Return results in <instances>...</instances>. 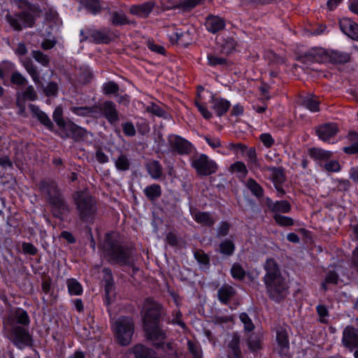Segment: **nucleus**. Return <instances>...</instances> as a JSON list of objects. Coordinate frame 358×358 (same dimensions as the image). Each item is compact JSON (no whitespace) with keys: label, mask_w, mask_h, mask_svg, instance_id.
<instances>
[{"label":"nucleus","mask_w":358,"mask_h":358,"mask_svg":"<svg viewBox=\"0 0 358 358\" xmlns=\"http://www.w3.org/2000/svg\"><path fill=\"white\" fill-rule=\"evenodd\" d=\"M30 319L27 312L17 308L3 321L6 338L20 350L33 345V337L29 330Z\"/></svg>","instance_id":"nucleus-1"},{"label":"nucleus","mask_w":358,"mask_h":358,"mask_svg":"<svg viewBox=\"0 0 358 358\" xmlns=\"http://www.w3.org/2000/svg\"><path fill=\"white\" fill-rule=\"evenodd\" d=\"M264 268L266 273L263 280L266 292L271 299L280 302L288 294L287 283L282 277L278 264L274 259H267L264 265Z\"/></svg>","instance_id":"nucleus-2"},{"label":"nucleus","mask_w":358,"mask_h":358,"mask_svg":"<svg viewBox=\"0 0 358 358\" xmlns=\"http://www.w3.org/2000/svg\"><path fill=\"white\" fill-rule=\"evenodd\" d=\"M105 258L110 264L131 266L134 264L133 250L122 245L115 233H108L101 244Z\"/></svg>","instance_id":"nucleus-3"},{"label":"nucleus","mask_w":358,"mask_h":358,"mask_svg":"<svg viewBox=\"0 0 358 358\" xmlns=\"http://www.w3.org/2000/svg\"><path fill=\"white\" fill-rule=\"evenodd\" d=\"M38 187L45 201L51 206L54 217L62 220L64 215L70 213V208L54 180L44 178L38 184Z\"/></svg>","instance_id":"nucleus-4"},{"label":"nucleus","mask_w":358,"mask_h":358,"mask_svg":"<svg viewBox=\"0 0 358 358\" xmlns=\"http://www.w3.org/2000/svg\"><path fill=\"white\" fill-rule=\"evenodd\" d=\"M78 215L84 222H92L97 213V202L87 191H78L73 194Z\"/></svg>","instance_id":"nucleus-5"},{"label":"nucleus","mask_w":358,"mask_h":358,"mask_svg":"<svg viewBox=\"0 0 358 358\" xmlns=\"http://www.w3.org/2000/svg\"><path fill=\"white\" fill-rule=\"evenodd\" d=\"M112 329L118 344L127 346L131 343L134 332V322L131 317H118L112 325Z\"/></svg>","instance_id":"nucleus-6"},{"label":"nucleus","mask_w":358,"mask_h":358,"mask_svg":"<svg viewBox=\"0 0 358 358\" xmlns=\"http://www.w3.org/2000/svg\"><path fill=\"white\" fill-rule=\"evenodd\" d=\"M191 166L200 176H210L218 169L216 162L205 154L196 153L190 158Z\"/></svg>","instance_id":"nucleus-7"},{"label":"nucleus","mask_w":358,"mask_h":358,"mask_svg":"<svg viewBox=\"0 0 358 358\" xmlns=\"http://www.w3.org/2000/svg\"><path fill=\"white\" fill-rule=\"evenodd\" d=\"M96 118L103 117L111 125L116 124L120 121V113L116 104L112 101H105L102 103L96 104Z\"/></svg>","instance_id":"nucleus-8"},{"label":"nucleus","mask_w":358,"mask_h":358,"mask_svg":"<svg viewBox=\"0 0 358 358\" xmlns=\"http://www.w3.org/2000/svg\"><path fill=\"white\" fill-rule=\"evenodd\" d=\"M167 141L170 151L179 155H190L194 150L192 143L180 136L169 135Z\"/></svg>","instance_id":"nucleus-9"},{"label":"nucleus","mask_w":358,"mask_h":358,"mask_svg":"<svg viewBox=\"0 0 358 358\" xmlns=\"http://www.w3.org/2000/svg\"><path fill=\"white\" fill-rule=\"evenodd\" d=\"M6 20L15 31H21L23 27H31L34 24V16L26 11L7 15Z\"/></svg>","instance_id":"nucleus-10"},{"label":"nucleus","mask_w":358,"mask_h":358,"mask_svg":"<svg viewBox=\"0 0 358 358\" xmlns=\"http://www.w3.org/2000/svg\"><path fill=\"white\" fill-rule=\"evenodd\" d=\"M143 307L145 310L144 324L146 322L157 323L161 315L164 313L163 306L153 299L148 298L145 300Z\"/></svg>","instance_id":"nucleus-11"},{"label":"nucleus","mask_w":358,"mask_h":358,"mask_svg":"<svg viewBox=\"0 0 358 358\" xmlns=\"http://www.w3.org/2000/svg\"><path fill=\"white\" fill-rule=\"evenodd\" d=\"M301 63L309 65L313 63L327 62L326 50L322 48H313L298 57Z\"/></svg>","instance_id":"nucleus-12"},{"label":"nucleus","mask_w":358,"mask_h":358,"mask_svg":"<svg viewBox=\"0 0 358 358\" xmlns=\"http://www.w3.org/2000/svg\"><path fill=\"white\" fill-rule=\"evenodd\" d=\"M227 358H243L241 348V336L233 333L226 346Z\"/></svg>","instance_id":"nucleus-13"},{"label":"nucleus","mask_w":358,"mask_h":358,"mask_svg":"<svg viewBox=\"0 0 358 358\" xmlns=\"http://www.w3.org/2000/svg\"><path fill=\"white\" fill-rule=\"evenodd\" d=\"M144 331L146 338L153 342L162 341L166 338V332L157 325V323L146 322L144 324Z\"/></svg>","instance_id":"nucleus-14"},{"label":"nucleus","mask_w":358,"mask_h":358,"mask_svg":"<svg viewBox=\"0 0 358 358\" xmlns=\"http://www.w3.org/2000/svg\"><path fill=\"white\" fill-rule=\"evenodd\" d=\"M342 343L350 350L358 348V329L347 326L343 331Z\"/></svg>","instance_id":"nucleus-15"},{"label":"nucleus","mask_w":358,"mask_h":358,"mask_svg":"<svg viewBox=\"0 0 358 358\" xmlns=\"http://www.w3.org/2000/svg\"><path fill=\"white\" fill-rule=\"evenodd\" d=\"M90 39L96 44H108L112 40L111 31L108 28L101 29H88Z\"/></svg>","instance_id":"nucleus-16"},{"label":"nucleus","mask_w":358,"mask_h":358,"mask_svg":"<svg viewBox=\"0 0 358 358\" xmlns=\"http://www.w3.org/2000/svg\"><path fill=\"white\" fill-rule=\"evenodd\" d=\"M289 327L279 326L276 328V340L280 348L279 353L281 355H286L289 348V341L288 336Z\"/></svg>","instance_id":"nucleus-17"},{"label":"nucleus","mask_w":358,"mask_h":358,"mask_svg":"<svg viewBox=\"0 0 358 358\" xmlns=\"http://www.w3.org/2000/svg\"><path fill=\"white\" fill-rule=\"evenodd\" d=\"M128 353L133 355L134 358H162L158 357L153 349L141 343L136 344L129 348Z\"/></svg>","instance_id":"nucleus-18"},{"label":"nucleus","mask_w":358,"mask_h":358,"mask_svg":"<svg viewBox=\"0 0 358 358\" xmlns=\"http://www.w3.org/2000/svg\"><path fill=\"white\" fill-rule=\"evenodd\" d=\"M264 202L268 210L273 213L274 215L287 213H289L292 209L290 203L286 200L273 202L270 198L266 197L264 199Z\"/></svg>","instance_id":"nucleus-19"},{"label":"nucleus","mask_w":358,"mask_h":358,"mask_svg":"<svg viewBox=\"0 0 358 358\" xmlns=\"http://www.w3.org/2000/svg\"><path fill=\"white\" fill-rule=\"evenodd\" d=\"M155 2L150 1L141 4L132 5L129 8V13L139 17L145 18L148 17L155 6Z\"/></svg>","instance_id":"nucleus-20"},{"label":"nucleus","mask_w":358,"mask_h":358,"mask_svg":"<svg viewBox=\"0 0 358 358\" xmlns=\"http://www.w3.org/2000/svg\"><path fill=\"white\" fill-rule=\"evenodd\" d=\"M341 31L348 36L358 41V24L349 18H343L339 22Z\"/></svg>","instance_id":"nucleus-21"},{"label":"nucleus","mask_w":358,"mask_h":358,"mask_svg":"<svg viewBox=\"0 0 358 358\" xmlns=\"http://www.w3.org/2000/svg\"><path fill=\"white\" fill-rule=\"evenodd\" d=\"M338 131L337 125L334 123H327L319 126L316 129L317 135L323 141H327L334 136Z\"/></svg>","instance_id":"nucleus-22"},{"label":"nucleus","mask_w":358,"mask_h":358,"mask_svg":"<svg viewBox=\"0 0 358 358\" xmlns=\"http://www.w3.org/2000/svg\"><path fill=\"white\" fill-rule=\"evenodd\" d=\"M206 29L212 34L222 31L225 27V20L215 15H209L205 22Z\"/></svg>","instance_id":"nucleus-23"},{"label":"nucleus","mask_w":358,"mask_h":358,"mask_svg":"<svg viewBox=\"0 0 358 358\" xmlns=\"http://www.w3.org/2000/svg\"><path fill=\"white\" fill-rule=\"evenodd\" d=\"M236 294V289L232 286L227 284L222 285L217 289V294L219 301L224 305H227Z\"/></svg>","instance_id":"nucleus-24"},{"label":"nucleus","mask_w":358,"mask_h":358,"mask_svg":"<svg viewBox=\"0 0 358 358\" xmlns=\"http://www.w3.org/2000/svg\"><path fill=\"white\" fill-rule=\"evenodd\" d=\"M327 62L332 64H345L350 60V55L339 50L326 51Z\"/></svg>","instance_id":"nucleus-25"},{"label":"nucleus","mask_w":358,"mask_h":358,"mask_svg":"<svg viewBox=\"0 0 358 358\" xmlns=\"http://www.w3.org/2000/svg\"><path fill=\"white\" fill-rule=\"evenodd\" d=\"M29 108L33 115L36 117L42 124L49 130H53L54 124L52 122L43 111L41 110L38 106L34 104H29Z\"/></svg>","instance_id":"nucleus-26"},{"label":"nucleus","mask_w":358,"mask_h":358,"mask_svg":"<svg viewBox=\"0 0 358 358\" xmlns=\"http://www.w3.org/2000/svg\"><path fill=\"white\" fill-rule=\"evenodd\" d=\"M210 103L212 108L219 117L225 114L231 105L229 101L222 98H216L214 96L211 97Z\"/></svg>","instance_id":"nucleus-27"},{"label":"nucleus","mask_w":358,"mask_h":358,"mask_svg":"<svg viewBox=\"0 0 358 358\" xmlns=\"http://www.w3.org/2000/svg\"><path fill=\"white\" fill-rule=\"evenodd\" d=\"M23 67L26 69L27 72L32 78L33 81L36 85L42 84L40 78V73L37 66L34 64L30 58H25L22 61Z\"/></svg>","instance_id":"nucleus-28"},{"label":"nucleus","mask_w":358,"mask_h":358,"mask_svg":"<svg viewBox=\"0 0 358 358\" xmlns=\"http://www.w3.org/2000/svg\"><path fill=\"white\" fill-rule=\"evenodd\" d=\"M245 186L250 192L252 195L257 199L263 198L264 190L263 187L253 178H250L245 182Z\"/></svg>","instance_id":"nucleus-29"},{"label":"nucleus","mask_w":358,"mask_h":358,"mask_svg":"<svg viewBox=\"0 0 358 358\" xmlns=\"http://www.w3.org/2000/svg\"><path fill=\"white\" fill-rule=\"evenodd\" d=\"M70 110L75 115L80 117H92L96 118V104L92 106H73Z\"/></svg>","instance_id":"nucleus-30"},{"label":"nucleus","mask_w":358,"mask_h":358,"mask_svg":"<svg viewBox=\"0 0 358 358\" xmlns=\"http://www.w3.org/2000/svg\"><path fill=\"white\" fill-rule=\"evenodd\" d=\"M205 0H179L173 8H178L182 12H189L199 5L204 3Z\"/></svg>","instance_id":"nucleus-31"},{"label":"nucleus","mask_w":358,"mask_h":358,"mask_svg":"<svg viewBox=\"0 0 358 358\" xmlns=\"http://www.w3.org/2000/svg\"><path fill=\"white\" fill-rule=\"evenodd\" d=\"M194 220L202 225L212 227L215 220L208 212H197L194 215Z\"/></svg>","instance_id":"nucleus-32"},{"label":"nucleus","mask_w":358,"mask_h":358,"mask_svg":"<svg viewBox=\"0 0 358 358\" xmlns=\"http://www.w3.org/2000/svg\"><path fill=\"white\" fill-rule=\"evenodd\" d=\"M143 192L149 201H153L161 196L162 188L158 184H152L147 186Z\"/></svg>","instance_id":"nucleus-33"},{"label":"nucleus","mask_w":358,"mask_h":358,"mask_svg":"<svg viewBox=\"0 0 358 358\" xmlns=\"http://www.w3.org/2000/svg\"><path fill=\"white\" fill-rule=\"evenodd\" d=\"M111 24L114 26H122L131 24L122 11H114L110 13Z\"/></svg>","instance_id":"nucleus-34"},{"label":"nucleus","mask_w":358,"mask_h":358,"mask_svg":"<svg viewBox=\"0 0 358 358\" xmlns=\"http://www.w3.org/2000/svg\"><path fill=\"white\" fill-rule=\"evenodd\" d=\"M147 171L152 178L159 179L163 174V169L160 163L157 160H153L148 163Z\"/></svg>","instance_id":"nucleus-35"},{"label":"nucleus","mask_w":358,"mask_h":358,"mask_svg":"<svg viewBox=\"0 0 358 358\" xmlns=\"http://www.w3.org/2000/svg\"><path fill=\"white\" fill-rule=\"evenodd\" d=\"M310 157L316 160H327L332 156V152L321 148H313L308 150Z\"/></svg>","instance_id":"nucleus-36"},{"label":"nucleus","mask_w":358,"mask_h":358,"mask_svg":"<svg viewBox=\"0 0 358 358\" xmlns=\"http://www.w3.org/2000/svg\"><path fill=\"white\" fill-rule=\"evenodd\" d=\"M76 124L71 121L64 122L59 126L58 134L62 138H69L71 137Z\"/></svg>","instance_id":"nucleus-37"},{"label":"nucleus","mask_w":358,"mask_h":358,"mask_svg":"<svg viewBox=\"0 0 358 358\" xmlns=\"http://www.w3.org/2000/svg\"><path fill=\"white\" fill-rule=\"evenodd\" d=\"M80 2L93 15H96L101 10V6L99 0H80Z\"/></svg>","instance_id":"nucleus-38"},{"label":"nucleus","mask_w":358,"mask_h":358,"mask_svg":"<svg viewBox=\"0 0 358 358\" xmlns=\"http://www.w3.org/2000/svg\"><path fill=\"white\" fill-rule=\"evenodd\" d=\"M348 136L352 143L349 146L345 147L343 151L350 155L358 153V134L350 132Z\"/></svg>","instance_id":"nucleus-39"},{"label":"nucleus","mask_w":358,"mask_h":358,"mask_svg":"<svg viewBox=\"0 0 358 358\" xmlns=\"http://www.w3.org/2000/svg\"><path fill=\"white\" fill-rule=\"evenodd\" d=\"M145 110L159 117L166 119L168 117L167 112L164 110L161 106L154 102H151L150 105L146 107Z\"/></svg>","instance_id":"nucleus-40"},{"label":"nucleus","mask_w":358,"mask_h":358,"mask_svg":"<svg viewBox=\"0 0 358 358\" xmlns=\"http://www.w3.org/2000/svg\"><path fill=\"white\" fill-rule=\"evenodd\" d=\"M66 285L71 295H80L83 293L82 285L77 280L74 278L68 279Z\"/></svg>","instance_id":"nucleus-41"},{"label":"nucleus","mask_w":358,"mask_h":358,"mask_svg":"<svg viewBox=\"0 0 358 358\" xmlns=\"http://www.w3.org/2000/svg\"><path fill=\"white\" fill-rule=\"evenodd\" d=\"M115 165L117 170L126 171L130 168V161L126 155L121 153L115 159Z\"/></svg>","instance_id":"nucleus-42"},{"label":"nucleus","mask_w":358,"mask_h":358,"mask_svg":"<svg viewBox=\"0 0 358 358\" xmlns=\"http://www.w3.org/2000/svg\"><path fill=\"white\" fill-rule=\"evenodd\" d=\"M235 250V244L232 241L226 239L220 244V252L222 255L231 256Z\"/></svg>","instance_id":"nucleus-43"},{"label":"nucleus","mask_w":358,"mask_h":358,"mask_svg":"<svg viewBox=\"0 0 358 358\" xmlns=\"http://www.w3.org/2000/svg\"><path fill=\"white\" fill-rule=\"evenodd\" d=\"M320 102L313 99V97L306 96L301 100V105L310 110L311 112H317L320 110Z\"/></svg>","instance_id":"nucleus-44"},{"label":"nucleus","mask_w":358,"mask_h":358,"mask_svg":"<svg viewBox=\"0 0 358 358\" xmlns=\"http://www.w3.org/2000/svg\"><path fill=\"white\" fill-rule=\"evenodd\" d=\"M102 90L104 94L117 96V93L120 90V87L117 83L114 81H108L103 84Z\"/></svg>","instance_id":"nucleus-45"},{"label":"nucleus","mask_w":358,"mask_h":358,"mask_svg":"<svg viewBox=\"0 0 358 358\" xmlns=\"http://www.w3.org/2000/svg\"><path fill=\"white\" fill-rule=\"evenodd\" d=\"M338 274L334 271H329L326 275L324 282L322 283V288L326 291L327 289V284L336 285L338 281Z\"/></svg>","instance_id":"nucleus-46"},{"label":"nucleus","mask_w":358,"mask_h":358,"mask_svg":"<svg viewBox=\"0 0 358 358\" xmlns=\"http://www.w3.org/2000/svg\"><path fill=\"white\" fill-rule=\"evenodd\" d=\"M90 132L78 125L76 124L71 138L75 141H80L84 140Z\"/></svg>","instance_id":"nucleus-47"},{"label":"nucleus","mask_w":358,"mask_h":358,"mask_svg":"<svg viewBox=\"0 0 358 358\" xmlns=\"http://www.w3.org/2000/svg\"><path fill=\"white\" fill-rule=\"evenodd\" d=\"M248 158V164L251 168H259V164L257 160L256 150L254 147L248 148L245 152Z\"/></svg>","instance_id":"nucleus-48"},{"label":"nucleus","mask_w":358,"mask_h":358,"mask_svg":"<svg viewBox=\"0 0 358 358\" xmlns=\"http://www.w3.org/2000/svg\"><path fill=\"white\" fill-rule=\"evenodd\" d=\"M231 274L234 279L242 280L245 277V271L239 264H234L231 268Z\"/></svg>","instance_id":"nucleus-49"},{"label":"nucleus","mask_w":358,"mask_h":358,"mask_svg":"<svg viewBox=\"0 0 358 358\" xmlns=\"http://www.w3.org/2000/svg\"><path fill=\"white\" fill-rule=\"evenodd\" d=\"M33 58L44 66H47L50 63V58L47 55L39 50H33L31 52Z\"/></svg>","instance_id":"nucleus-50"},{"label":"nucleus","mask_w":358,"mask_h":358,"mask_svg":"<svg viewBox=\"0 0 358 358\" xmlns=\"http://www.w3.org/2000/svg\"><path fill=\"white\" fill-rule=\"evenodd\" d=\"M275 222L281 227H289L294 225V220L292 217L276 214L273 215Z\"/></svg>","instance_id":"nucleus-51"},{"label":"nucleus","mask_w":358,"mask_h":358,"mask_svg":"<svg viewBox=\"0 0 358 358\" xmlns=\"http://www.w3.org/2000/svg\"><path fill=\"white\" fill-rule=\"evenodd\" d=\"M10 82L12 84L22 86L27 83V78L19 71H13L10 76Z\"/></svg>","instance_id":"nucleus-52"},{"label":"nucleus","mask_w":358,"mask_h":358,"mask_svg":"<svg viewBox=\"0 0 358 358\" xmlns=\"http://www.w3.org/2000/svg\"><path fill=\"white\" fill-rule=\"evenodd\" d=\"M20 95L24 99L31 101H34L36 100L38 98L37 93L32 85H29L28 87H27L25 90Z\"/></svg>","instance_id":"nucleus-53"},{"label":"nucleus","mask_w":358,"mask_h":358,"mask_svg":"<svg viewBox=\"0 0 358 358\" xmlns=\"http://www.w3.org/2000/svg\"><path fill=\"white\" fill-rule=\"evenodd\" d=\"M231 224L227 222H222L217 228L216 237L218 238L227 236L229 233Z\"/></svg>","instance_id":"nucleus-54"},{"label":"nucleus","mask_w":358,"mask_h":358,"mask_svg":"<svg viewBox=\"0 0 358 358\" xmlns=\"http://www.w3.org/2000/svg\"><path fill=\"white\" fill-rule=\"evenodd\" d=\"M58 85L55 82H50L44 87L43 92L47 96H56L58 93Z\"/></svg>","instance_id":"nucleus-55"},{"label":"nucleus","mask_w":358,"mask_h":358,"mask_svg":"<svg viewBox=\"0 0 358 358\" xmlns=\"http://www.w3.org/2000/svg\"><path fill=\"white\" fill-rule=\"evenodd\" d=\"M227 148L229 150L232 151L235 155L241 154L243 155L246 152L248 147L246 145L243 143H230Z\"/></svg>","instance_id":"nucleus-56"},{"label":"nucleus","mask_w":358,"mask_h":358,"mask_svg":"<svg viewBox=\"0 0 358 358\" xmlns=\"http://www.w3.org/2000/svg\"><path fill=\"white\" fill-rule=\"evenodd\" d=\"M248 346L252 352H257L261 349V341L257 336H250L248 339Z\"/></svg>","instance_id":"nucleus-57"},{"label":"nucleus","mask_w":358,"mask_h":358,"mask_svg":"<svg viewBox=\"0 0 358 358\" xmlns=\"http://www.w3.org/2000/svg\"><path fill=\"white\" fill-rule=\"evenodd\" d=\"M266 57L270 64L279 65L285 62V59L283 57L278 55L271 50L267 52Z\"/></svg>","instance_id":"nucleus-58"},{"label":"nucleus","mask_w":358,"mask_h":358,"mask_svg":"<svg viewBox=\"0 0 358 358\" xmlns=\"http://www.w3.org/2000/svg\"><path fill=\"white\" fill-rule=\"evenodd\" d=\"M17 6L20 9H28L31 12L39 11V8L35 5L31 4L27 0H16Z\"/></svg>","instance_id":"nucleus-59"},{"label":"nucleus","mask_w":358,"mask_h":358,"mask_svg":"<svg viewBox=\"0 0 358 358\" xmlns=\"http://www.w3.org/2000/svg\"><path fill=\"white\" fill-rule=\"evenodd\" d=\"M239 318L241 321L244 324V329L248 331H252L255 329V325L253 324L251 319L249 317L248 315L245 313H242L240 314Z\"/></svg>","instance_id":"nucleus-60"},{"label":"nucleus","mask_w":358,"mask_h":358,"mask_svg":"<svg viewBox=\"0 0 358 358\" xmlns=\"http://www.w3.org/2000/svg\"><path fill=\"white\" fill-rule=\"evenodd\" d=\"M194 256L200 264L203 266L209 265L210 259L203 250H200L195 251Z\"/></svg>","instance_id":"nucleus-61"},{"label":"nucleus","mask_w":358,"mask_h":358,"mask_svg":"<svg viewBox=\"0 0 358 358\" xmlns=\"http://www.w3.org/2000/svg\"><path fill=\"white\" fill-rule=\"evenodd\" d=\"M122 131L125 136L132 137L136 134L134 125L131 122H127L122 124Z\"/></svg>","instance_id":"nucleus-62"},{"label":"nucleus","mask_w":358,"mask_h":358,"mask_svg":"<svg viewBox=\"0 0 358 358\" xmlns=\"http://www.w3.org/2000/svg\"><path fill=\"white\" fill-rule=\"evenodd\" d=\"M323 168L328 172H338L341 170V165L338 161L331 160L323 165Z\"/></svg>","instance_id":"nucleus-63"},{"label":"nucleus","mask_w":358,"mask_h":358,"mask_svg":"<svg viewBox=\"0 0 358 358\" xmlns=\"http://www.w3.org/2000/svg\"><path fill=\"white\" fill-rule=\"evenodd\" d=\"M350 267L358 275V246L352 251Z\"/></svg>","instance_id":"nucleus-64"}]
</instances>
